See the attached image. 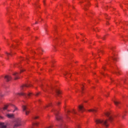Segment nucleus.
Returning a JSON list of instances; mask_svg holds the SVG:
<instances>
[{
	"label": "nucleus",
	"instance_id": "nucleus-34",
	"mask_svg": "<svg viewBox=\"0 0 128 128\" xmlns=\"http://www.w3.org/2000/svg\"><path fill=\"white\" fill-rule=\"evenodd\" d=\"M102 39L104 40V37H102Z\"/></svg>",
	"mask_w": 128,
	"mask_h": 128
},
{
	"label": "nucleus",
	"instance_id": "nucleus-35",
	"mask_svg": "<svg viewBox=\"0 0 128 128\" xmlns=\"http://www.w3.org/2000/svg\"><path fill=\"white\" fill-rule=\"evenodd\" d=\"M51 88L52 90V88H52V87H51Z\"/></svg>",
	"mask_w": 128,
	"mask_h": 128
},
{
	"label": "nucleus",
	"instance_id": "nucleus-26",
	"mask_svg": "<svg viewBox=\"0 0 128 128\" xmlns=\"http://www.w3.org/2000/svg\"><path fill=\"white\" fill-rule=\"evenodd\" d=\"M4 94H2V92H0V98H4Z\"/></svg>",
	"mask_w": 128,
	"mask_h": 128
},
{
	"label": "nucleus",
	"instance_id": "nucleus-14",
	"mask_svg": "<svg viewBox=\"0 0 128 128\" xmlns=\"http://www.w3.org/2000/svg\"><path fill=\"white\" fill-rule=\"evenodd\" d=\"M32 128H36V126H38V122H32Z\"/></svg>",
	"mask_w": 128,
	"mask_h": 128
},
{
	"label": "nucleus",
	"instance_id": "nucleus-22",
	"mask_svg": "<svg viewBox=\"0 0 128 128\" xmlns=\"http://www.w3.org/2000/svg\"><path fill=\"white\" fill-rule=\"evenodd\" d=\"M37 50L38 52H44V50H42V48H39Z\"/></svg>",
	"mask_w": 128,
	"mask_h": 128
},
{
	"label": "nucleus",
	"instance_id": "nucleus-32",
	"mask_svg": "<svg viewBox=\"0 0 128 128\" xmlns=\"http://www.w3.org/2000/svg\"><path fill=\"white\" fill-rule=\"evenodd\" d=\"M99 52H102V50H99Z\"/></svg>",
	"mask_w": 128,
	"mask_h": 128
},
{
	"label": "nucleus",
	"instance_id": "nucleus-31",
	"mask_svg": "<svg viewBox=\"0 0 128 128\" xmlns=\"http://www.w3.org/2000/svg\"><path fill=\"white\" fill-rule=\"evenodd\" d=\"M77 128H80V126L79 124L77 125Z\"/></svg>",
	"mask_w": 128,
	"mask_h": 128
},
{
	"label": "nucleus",
	"instance_id": "nucleus-16",
	"mask_svg": "<svg viewBox=\"0 0 128 128\" xmlns=\"http://www.w3.org/2000/svg\"><path fill=\"white\" fill-rule=\"evenodd\" d=\"M6 116L8 118H14V114H6Z\"/></svg>",
	"mask_w": 128,
	"mask_h": 128
},
{
	"label": "nucleus",
	"instance_id": "nucleus-11",
	"mask_svg": "<svg viewBox=\"0 0 128 128\" xmlns=\"http://www.w3.org/2000/svg\"><path fill=\"white\" fill-rule=\"evenodd\" d=\"M10 106H12V108H14V110L12 111L13 112H16V110H18V108H16V106H14V105L12 104H10Z\"/></svg>",
	"mask_w": 128,
	"mask_h": 128
},
{
	"label": "nucleus",
	"instance_id": "nucleus-40",
	"mask_svg": "<svg viewBox=\"0 0 128 128\" xmlns=\"http://www.w3.org/2000/svg\"><path fill=\"white\" fill-rule=\"evenodd\" d=\"M125 80H124V82Z\"/></svg>",
	"mask_w": 128,
	"mask_h": 128
},
{
	"label": "nucleus",
	"instance_id": "nucleus-18",
	"mask_svg": "<svg viewBox=\"0 0 128 128\" xmlns=\"http://www.w3.org/2000/svg\"><path fill=\"white\" fill-rule=\"evenodd\" d=\"M6 56H7V58H8V56H12V53H8V52H6Z\"/></svg>",
	"mask_w": 128,
	"mask_h": 128
},
{
	"label": "nucleus",
	"instance_id": "nucleus-25",
	"mask_svg": "<svg viewBox=\"0 0 128 128\" xmlns=\"http://www.w3.org/2000/svg\"><path fill=\"white\" fill-rule=\"evenodd\" d=\"M112 60H116V57H112Z\"/></svg>",
	"mask_w": 128,
	"mask_h": 128
},
{
	"label": "nucleus",
	"instance_id": "nucleus-1",
	"mask_svg": "<svg viewBox=\"0 0 128 128\" xmlns=\"http://www.w3.org/2000/svg\"><path fill=\"white\" fill-rule=\"evenodd\" d=\"M126 110L124 111V112L122 114H118L117 116H112L110 114V112H106L105 113V116H108V120L110 122H112L116 120V118H124V116H126Z\"/></svg>",
	"mask_w": 128,
	"mask_h": 128
},
{
	"label": "nucleus",
	"instance_id": "nucleus-24",
	"mask_svg": "<svg viewBox=\"0 0 128 128\" xmlns=\"http://www.w3.org/2000/svg\"><path fill=\"white\" fill-rule=\"evenodd\" d=\"M32 118H33V120H38V116H34Z\"/></svg>",
	"mask_w": 128,
	"mask_h": 128
},
{
	"label": "nucleus",
	"instance_id": "nucleus-19",
	"mask_svg": "<svg viewBox=\"0 0 128 128\" xmlns=\"http://www.w3.org/2000/svg\"><path fill=\"white\" fill-rule=\"evenodd\" d=\"M115 72L116 74H120V70H118V67H116L115 68Z\"/></svg>",
	"mask_w": 128,
	"mask_h": 128
},
{
	"label": "nucleus",
	"instance_id": "nucleus-9",
	"mask_svg": "<svg viewBox=\"0 0 128 128\" xmlns=\"http://www.w3.org/2000/svg\"><path fill=\"white\" fill-rule=\"evenodd\" d=\"M0 128H6V124L4 122H0Z\"/></svg>",
	"mask_w": 128,
	"mask_h": 128
},
{
	"label": "nucleus",
	"instance_id": "nucleus-27",
	"mask_svg": "<svg viewBox=\"0 0 128 128\" xmlns=\"http://www.w3.org/2000/svg\"><path fill=\"white\" fill-rule=\"evenodd\" d=\"M4 118L0 115V120H4Z\"/></svg>",
	"mask_w": 128,
	"mask_h": 128
},
{
	"label": "nucleus",
	"instance_id": "nucleus-20",
	"mask_svg": "<svg viewBox=\"0 0 128 128\" xmlns=\"http://www.w3.org/2000/svg\"><path fill=\"white\" fill-rule=\"evenodd\" d=\"M89 112H96V109H92L89 110Z\"/></svg>",
	"mask_w": 128,
	"mask_h": 128
},
{
	"label": "nucleus",
	"instance_id": "nucleus-21",
	"mask_svg": "<svg viewBox=\"0 0 128 128\" xmlns=\"http://www.w3.org/2000/svg\"><path fill=\"white\" fill-rule=\"evenodd\" d=\"M88 6V4H86L84 5V10H87L86 7Z\"/></svg>",
	"mask_w": 128,
	"mask_h": 128
},
{
	"label": "nucleus",
	"instance_id": "nucleus-29",
	"mask_svg": "<svg viewBox=\"0 0 128 128\" xmlns=\"http://www.w3.org/2000/svg\"><path fill=\"white\" fill-rule=\"evenodd\" d=\"M24 72V70L22 69V70H20L21 72Z\"/></svg>",
	"mask_w": 128,
	"mask_h": 128
},
{
	"label": "nucleus",
	"instance_id": "nucleus-5",
	"mask_svg": "<svg viewBox=\"0 0 128 128\" xmlns=\"http://www.w3.org/2000/svg\"><path fill=\"white\" fill-rule=\"evenodd\" d=\"M22 121L20 118H17L15 120L14 124V128H18V126H20Z\"/></svg>",
	"mask_w": 128,
	"mask_h": 128
},
{
	"label": "nucleus",
	"instance_id": "nucleus-10",
	"mask_svg": "<svg viewBox=\"0 0 128 128\" xmlns=\"http://www.w3.org/2000/svg\"><path fill=\"white\" fill-rule=\"evenodd\" d=\"M78 108L80 112H84V106H82V105H80L78 106Z\"/></svg>",
	"mask_w": 128,
	"mask_h": 128
},
{
	"label": "nucleus",
	"instance_id": "nucleus-8",
	"mask_svg": "<svg viewBox=\"0 0 128 128\" xmlns=\"http://www.w3.org/2000/svg\"><path fill=\"white\" fill-rule=\"evenodd\" d=\"M114 104L116 106H118V108H120V101L114 100Z\"/></svg>",
	"mask_w": 128,
	"mask_h": 128
},
{
	"label": "nucleus",
	"instance_id": "nucleus-13",
	"mask_svg": "<svg viewBox=\"0 0 128 128\" xmlns=\"http://www.w3.org/2000/svg\"><path fill=\"white\" fill-rule=\"evenodd\" d=\"M66 112H67V114H70V112H72V114H76V112L74 110H73L72 111L67 110Z\"/></svg>",
	"mask_w": 128,
	"mask_h": 128
},
{
	"label": "nucleus",
	"instance_id": "nucleus-23",
	"mask_svg": "<svg viewBox=\"0 0 128 128\" xmlns=\"http://www.w3.org/2000/svg\"><path fill=\"white\" fill-rule=\"evenodd\" d=\"M84 84H82L81 86V88H82L81 92H82V90H84Z\"/></svg>",
	"mask_w": 128,
	"mask_h": 128
},
{
	"label": "nucleus",
	"instance_id": "nucleus-6",
	"mask_svg": "<svg viewBox=\"0 0 128 128\" xmlns=\"http://www.w3.org/2000/svg\"><path fill=\"white\" fill-rule=\"evenodd\" d=\"M4 78L6 82H10L12 80V76L8 75H6L4 76Z\"/></svg>",
	"mask_w": 128,
	"mask_h": 128
},
{
	"label": "nucleus",
	"instance_id": "nucleus-30",
	"mask_svg": "<svg viewBox=\"0 0 128 128\" xmlns=\"http://www.w3.org/2000/svg\"><path fill=\"white\" fill-rule=\"evenodd\" d=\"M58 106H59V104H60V102H58L56 103Z\"/></svg>",
	"mask_w": 128,
	"mask_h": 128
},
{
	"label": "nucleus",
	"instance_id": "nucleus-3",
	"mask_svg": "<svg viewBox=\"0 0 128 128\" xmlns=\"http://www.w3.org/2000/svg\"><path fill=\"white\" fill-rule=\"evenodd\" d=\"M16 96H22L24 98H30V96H32V92H28L27 94L24 92H22L20 93H16Z\"/></svg>",
	"mask_w": 128,
	"mask_h": 128
},
{
	"label": "nucleus",
	"instance_id": "nucleus-33",
	"mask_svg": "<svg viewBox=\"0 0 128 128\" xmlns=\"http://www.w3.org/2000/svg\"><path fill=\"white\" fill-rule=\"evenodd\" d=\"M38 94H40V93H36V96H38Z\"/></svg>",
	"mask_w": 128,
	"mask_h": 128
},
{
	"label": "nucleus",
	"instance_id": "nucleus-39",
	"mask_svg": "<svg viewBox=\"0 0 128 128\" xmlns=\"http://www.w3.org/2000/svg\"><path fill=\"white\" fill-rule=\"evenodd\" d=\"M22 102H24V101H23Z\"/></svg>",
	"mask_w": 128,
	"mask_h": 128
},
{
	"label": "nucleus",
	"instance_id": "nucleus-12",
	"mask_svg": "<svg viewBox=\"0 0 128 128\" xmlns=\"http://www.w3.org/2000/svg\"><path fill=\"white\" fill-rule=\"evenodd\" d=\"M18 74H20L18 72H14L13 74V76H15V80H18Z\"/></svg>",
	"mask_w": 128,
	"mask_h": 128
},
{
	"label": "nucleus",
	"instance_id": "nucleus-17",
	"mask_svg": "<svg viewBox=\"0 0 128 128\" xmlns=\"http://www.w3.org/2000/svg\"><path fill=\"white\" fill-rule=\"evenodd\" d=\"M55 92H56V96H60V90L55 89Z\"/></svg>",
	"mask_w": 128,
	"mask_h": 128
},
{
	"label": "nucleus",
	"instance_id": "nucleus-7",
	"mask_svg": "<svg viewBox=\"0 0 128 128\" xmlns=\"http://www.w3.org/2000/svg\"><path fill=\"white\" fill-rule=\"evenodd\" d=\"M28 86H32V85L30 84H24L21 86V90H24L25 88H28Z\"/></svg>",
	"mask_w": 128,
	"mask_h": 128
},
{
	"label": "nucleus",
	"instance_id": "nucleus-37",
	"mask_svg": "<svg viewBox=\"0 0 128 128\" xmlns=\"http://www.w3.org/2000/svg\"><path fill=\"white\" fill-rule=\"evenodd\" d=\"M103 69L104 70V67H103Z\"/></svg>",
	"mask_w": 128,
	"mask_h": 128
},
{
	"label": "nucleus",
	"instance_id": "nucleus-15",
	"mask_svg": "<svg viewBox=\"0 0 128 128\" xmlns=\"http://www.w3.org/2000/svg\"><path fill=\"white\" fill-rule=\"evenodd\" d=\"M10 105L7 104V105H5L4 108H2V110H4V112H6V110H8V107Z\"/></svg>",
	"mask_w": 128,
	"mask_h": 128
},
{
	"label": "nucleus",
	"instance_id": "nucleus-28",
	"mask_svg": "<svg viewBox=\"0 0 128 128\" xmlns=\"http://www.w3.org/2000/svg\"><path fill=\"white\" fill-rule=\"evenodd\" d=\"M52 106V104H49L48 105V106H46V107L48 108V106Z\"/></svg>",
	"mask_w": 128,
	"mask_h": 128
},
{
	"label": "nucleus",
	"instance_id": "nucleus-36",
	"mask_svg": "<svg viewBox=\"0 0 128 128\" xmlns=\"http://www.w3.org/2000/svg\"><path fill=\"white\" fill-rule=\"evenodd\" d=\"M36 24H38V22H36Z\"/></svg>",
	"mask_w": 128,
	"mask_h": 128
},
{
	"label": "nucleus",
	"instance_id": "nucleus-2",
	"mask_svg": "<svg viewBox=\"0 0 128 128\" xmlns=\"http://www.w3.org/2000/svg\"><path fill=\"white\" fill-rule=\"evenodd\" d=\"M52 112H54V114L56 116V120L58 122H60V124L58 126L59 128H64V123L62 124V117L60 115H58V110H54Z\"/></svg>",
	"mask_w": 128,
	"mask_h": 128
},
{
	"label": "nucleus",
	"instance_id": "nucleus-38",
	"mask_svg": "<svg viewBox=\"0 0 128 128\" xmlns=\"http://www.w3.org/2000/svg\"><path fill=\"white\" fill-rule=\"evenodd\" d=\"M2 113H3V114H4V112H3Z\"/></svg>",
	"mask_w": 128,
	"mask_h": 128
},
{
	"label": "nucleus",
	"instance_id": "nucleus-4",
	"mask_svg": "<svg viewBox=\"0 0 128 128\" xmlns=\"http://www.w3.org/2000/svg\"><path fill=\"white\" fill-rule=\"evenodd\" d=\"M22 112H25V114H26V116H28V114H30V109L28 108L26 106L24 105V104H22Z\"/></svg>",
	"mask_w": 128,
	"mask_h": 128
}]
</instances>
